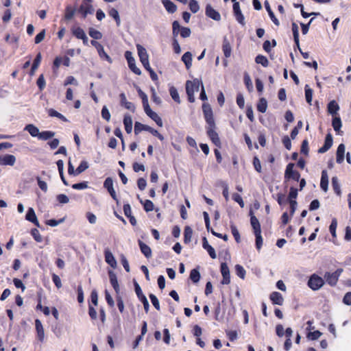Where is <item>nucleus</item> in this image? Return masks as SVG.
I'll return each mask as SVG.
<instances>
[{"instance_id": "nucleus-30", "label": "nucleus", "mask_w": 351, "mask_h": 351, "mask_svg": "<svg viewBox=\"0 0 351 351\" xmlns=\"http://www.w3.org/2000/svg\"><path fill=\"white\" fill-rule=\"evenodd\" d=\"M25 130H27L29 134L33 137H38L40 134L39 129L33 124H28L24 128Z\"/></svg>"}, {"instance_id": "nucleus-35", "label": "nucleus", "mask_w": 351, "mask_h": 351, "mask_svg": "<svg viewBox=\"0 0 351 351\" xmlns=\"http://www.w3.org/2000/svg\"><path fill=\"white\" fill-rule=\"evenodd\" d=\"M41 58H42L41 54H40V53H38L36 55V56L34 60V62L32 64V68L30 70L31 75H33L34 74L35 71H36V69H38V67L41 62Z\"/></svg>"}, {"instance_id": "nucleus-28", "label": "nucleus", "mask_w": 351, "mask_h": 351, "mask_svg": "<svg viewBox=\"0 0 351 351\" xmlns=\"http://www.w3.org/2000/svg\"><path fill=\"white\" fill-rule=\"evenodd\" d=\"M339 110V106L336 102V101L332 100L330 101L328 104V112L329 114L335 116L337 114V112Z\"/></svg>"}, {"instance_id": "nucleus-38", "label": "nucleus", "mask_w": 351, "mask_h": 351, "mask_svg": "<svg viewBox=\"0 0 351 351\" xmlns=\"http://www.w3.org/2000/svg\"><path fill=\"white\" fill-rule=\"evenodd\" d=\"M332 125L335 132H339L342 126L341 118L339 117H334L332 121Z\"/></svg>"}, {"instance_id": "nucleus-39", "label": "nucleus", "mask_w": 351, "mask_h": 351, "mask_svg": "<svg viewBox=\"0 0 351 351\" xmlns=\"http://www.w3.org/2000/svg\"><path fill=\"white\" fill-rule=\"evenodd\" d=\"M55 136V132L52 131H44L42 132H40V134L38 136V139L43 140V141H47L51 138H53Z\"/></svg>"}, {"instance_id": "nucleus-7", "label": "nucleus", "mask_w": 351, "mask_h": 351, "mask_svg": "<svg viewBox=\"0 0 351 351\" xmlns=\"http://www.w3.org/2000/svg\"><path fill=\"white\" fill-rule=\"evenodd\" d=\"M91 0H83L78 12L82 14L83 18H86L88 14H92L94 12V8L90 3Z\"/></svg>"}, {"instance_id": "nucleus-48", "label": "nucleus", "mask_w": 351, "mask_h": 351, "mask_svg": "<svg viewBox=\"0 0 351 351\" xmlns=\"http://www.w3.org/2000/svg\"><path fill=\"white\" fill-rule=\"evenodd\" d=\"M89 167L88 163L86 161H82L80 164V165L77 167V168L75 170V175H79L81 173L84 172L85 170H86Z\"/></svg>"}, {"instance_id": "nucleus-20", "label": "nucleus", "mask_w": 351, "mask_h": 351, "mask_svg": "<svg viewBox=\"0 0 351 351\" xmlns=\"http://www.w3.org/2000/svg\"><path fill=\"white\" fill-rule=\"evenodd\" d=\"M222 50L226 58H230L231 56L232 47L226 37L223 38Z\"/></svg>"}, {"instance_id": "nucleus-64", "label": "nucleus", "mask_w": 351, "mask_h": 351, "mask_svg": "<svg viewBox=\"0 0 351 351\" xmlns=\"http://www.w3.org/2000/svg\"><path fill=\"white\" fill-rule=\"evenodd\" d=\"M232 199L234 201L237 202L241 208L244 207V206H245L244 202H243L241 196L239 194L234 193L232 195Z\"/></svg>"}, {"instance_id": "nucleus-2", "label": "nucleus", "mask_w": 351, "mask_h": 351, "mask_svg": "<svg viewBox=\"0 0 351 351\" xmlns=\"http://www.w3.org/2000/svg\"><path fill=\"white\" fill-rule=\"evenodd\" d=\"M202 111L205 121L208 125L207 127H215L216 124L213 117V112L210 104L207 103L203 104Z\"/></svg>"}, {"instance_id": "nucleus-16", "label": "nucleus", "mask_w": 351, "mask_h": 351, "mask_svg": "<svg viewBox=\"0 0 351 351\" xmlns=\"http://www.w3.org/2000/svg\"><path fill=\"white\" fill-rule=\"evenodd\" d=\"M105 255V261L106 262L110 265L112 268H116L117 265V261L112 254V253L109 250V249H106L104 252Z\"/></svg>"}, {"instance_id": "nucleus-61", "label": "nucleus", "mask_w": 351, "mask_h": 351, "mask_svg": "<svg viewBox=\"0 0 351 351\" xmlns=\"http://www.w3.org/2000/svg\"><path fill=\"white\" fill-rule=\"evenodd\" d=\"M230 228H231L232 234L234 236L235 241L237 243H239L241 238H240V234H239L238 229L234 225H231Z\"/></svg>"}, {"instance_id": "nucleus-21", "label": "nucleus", "mask_w": 351, "mask_h": 351, "mask_svg": "<svg viewBox=\"0 0 351 351\" xmlns=\"http://www.w3.org/2000/svg\"><path fill=\"white\" fill-rule=\"evenodd\" d=\"M346 152V147L345 145L343 143H341L339 145L337 149V162L339 164H341L344 160V155Z\"/></svg>"}, {"instance_id": "nucleus-52", "label": "nucleus", "mask_w": 351, "mask_h": 351, "mask_svg": "<svg viewBox=\"0 0 351 351\" xmlns=\"http://www.w3.org/2000/svg\"><path fill=\"white\" fill-rule=\"evenodd\" d=\"M189 8L193 13H197L199 10L198 2L196 0H191L189 3Z\"/></svg>"}, {"instance_id": "nucleus-58", "label": "nucleus", "mask_w": 351, "mask_h": 351, "mask_svg": "<svg viewBox=\"0 0 351 351\" xmlns=\"http://www.w3.org/2000/svg\"><path fill=\"white\" fill-rule=\"evenodd\" d=\"M31 234L34 237L36 241L37 242H42L43 238L41 235L40 234L39 231L36 228H33L31 230Z\"/></svg>"}, {"instance_id": "nucleus-9", "label": "nucleus", "mask_w": 351, "mask_h": 351, "mask_svg": "<svg viewBox=\"0 0 351 351\" xmlns=\"http://www.w3.org/2000/svg\"><path fill=\"white\" fill-rule=\"evenodd\" d=\"M216 126L215 127H206V132L207 135L210 138L212 142L217 146L220 145V139L219 137L218 134L215 131Z\"/></svg>"}, {"instance_id": "nucleus-47", "label": "nucleus", "mask_w": 351, "mask_h": 351, "mask_svg": "<svg viewBox=\"0 0 351 351\" xmlns=\"http://www.w3.org/2000/svg\"><path fill=\"white\" fill-rule=\"evenodd\" d=\"M88 34L90 37L95 40H99L102 38V34L99 31L92 27L89 28Z\"/></svg>"}, {"instance_id": "nucleus-31", "label": "nucleus", "mask_w": 351, "mask_h": 351, "mask_svg": "<svg viewBox=\"0 0 351 351\" xmlns=\"http://www.w3.org/2000/svg\"><path fill=\"white\" fill-rule=\"evenodd\" d=\"M152 128L147 125H144L140 122L136 121L134 124V133L138 134L141 131L145 130L150 132Z\"/></svg>"}, {"instance_id": "nucleus-13", "label": "nucleus", "mask_w": 351, "mask_h": 351, "mask_svg": "<svg viewBox=\"0 0 351 351\" xmlns=\"http://www.w3.org/2000/svg\"><path fill=\"white\" fill-rule=\"evenodd\" d=\"M333 139L330 133H328L325 138L324 145L318 149L319 154H324L330 149L332 145Z\"/></svg>"}, {"instance_id": "nucleus-40", "label": "nucleus", "mask_w": 351, "mask_h": 351, "mask_svg": "<svg viewBox=\"0 0 351 351\" xmlns=\"http://www.w3.org/2000/svg\"><path fill=\"white\" fill-rule=\"evenodd\" d=\"M134 289L140 301L143 302L144 300H147L145 295L143 293L140 285L136 282H134Z\"/></svg>"}, {"instance_id": "nucleus-55", "label": "nucleus", "mask_w": 351, "mask_h": 351, "mask_svg": "<svg viewBox=\"0 0 351 351\" xmlns=\"http://www.w3.org/2000/svg\"><path fill=\"white\" fill-rule=\"evenodd\" d=\"M256 237V246L258 250H259L263 245V238L261 236V232L254 233Z\"/></svg>"}, {"instance_id": "nucleus-63", "label": "nucleus", "mask_w": 351, "mask_h": 351, "mask_svg": "<svg viewBox=\"0 0 351 351\" xmlns=\"http://www.w3.org/2000/svg\"><path fill=\"white\" fill-rule=\"evenodd\" d=\"M298 196V189L294 187L290 188V191L288 196V200L289 202L291 200H295V199Z\"/></svg>"}, {"instance_id": "nucleus-41", "label": "nucleus", "mask_w": 351, "mask_h": 351, "mask_svg": "<svg viewBox=\"0 0 351 351\" xmlns=\"http://www.w3.org/2000/svg\"><path fill=\"white\" fill-rule=\"evenodd\" d=\"M109 15L115 20L117 25L119 26L121 24V19L117 10L115 8L110 9L109 11Z\"/></svg>"}, {"instance_id": "nucleus-6", "label": "nucleus", "mask_w": 351, "mask_h": 351, "mask_svg": "<svg viewBox=\"0 0 351 351\" xmlns=\"http://www.w3.org/2000/svg\"><path fill=\"white\" fill-rule=\"evenodd\" d=\"M125 58L128 61V66L130 70L135 74L140 75L141 74V71L136 66L135 59L132 56V53L130 51H125Z\"/></svg>"}, {"instance_id": "nucleus-10", "label": "nucleus", "mask_w": 351, "mask_h": 351, "mask_svg": "<svg viewBox=\"0 0 351 351\" xmlns=\"http://www.w3.org/2000/svg\"><path fill=\"white\" fill-rule=\"evenodd\" d=\"M221 272L223 276V280L221 281V284L223 285H228L230 282V270L226 263H222L221 264Z\"/></svg>"}, {"instance_id": "nucleus-25", "label": "nucleus", "mask_w": 351, "mask_h": 351, "mask_svg": "<svg viewBox=\"0 0 351 351\" xmlns=\"http://www.w3.org/2000/svg\"><path fill=\"white\" fill-rule=\"evenodd\" d=\"M250 214L251 216L250 223H251V225L254 230V233L261 232V225H260L258 219L254 215H253L252 210H250Z\"/></svg>"}, {"instance_id": "nucleus-4", "label": "nucleus", "mask_w": 351, "mask_h": 351, "mask_svg": "<svg viewBox=\"0 0 351 351\" xmlns=\"http://www.w3.org/2000/svg\"><path fill=\"white\" fill-rule=\"evenodd\" d=\"M324 285L323 278L315 274L311 276L308 281V286L313 291L319 290Z\"/></svg>"}, {"instance_id": "nucleus-50", "label": "nucleus", "mask_w": 351, "mask_h": 351, "mask_svg": "<svg viewBox=\"0 0 351 351\" xmlns=\"http://www.w3.org/2000/svg\"><path fill=\"white\" fill-rule=\"evenodd\" d=\"M75 13V9L72 8L71 6H70V5H68L66 8L64 19L67 21L71 20L73 17Z\"/></svg>"}, {"instance_id": "nucleus-27", "label": "nucleus", "mask_w": 351, "mask_h": 351, "mask_svg": "<svg viewBox=\"0 0 351 351\" xmlns=\"http://www.w3.org/2000/svg\"><path fill=\"white\" fill-rule=\"evenodd\" d=\"M123 124L126 132L130 134L132 131V119L130 114H125L124 116Z\"/></svg>"}, {"instance_id": "nucleus-26", "label": "nucleus", "mask_w": 351, "mask_h": 351, "mask_svg": "<svg viewBox=\"0 0 351 351\" xmlns=\"http://www.w3.org/2000/svg\"><path fill=\"white\" fill-rule=\"evenodd\" d=\"M138 245L141 252L145 255V256L147 258H150L152 256V250L150 247L141 240H138Z\"/></svg>"}, {"instance_id": "nucleus-17", "label": "nucleus", "mask_w": 351, "mask_h": 351, "mask_svg": "<svg viewBox=\"0 0 351 351\" xmlns=\"http://www.w3.org/2000/svg\"><path fill=\"white\" fill-rule=\"evenodd\" d=\"M16 158L14 155L6 154L0 156V165H14Z\"/></svg>"}, {"instance_id": "nucleus-46", "label": "nucleus", "mask_w": 351, "mask_h": 351, "mask_svg": "<svg viewBox=\"0 0 351 351\" xmlns=\"http://www.w3.org/2000/svg\"><path fill=\"white\" fill-rule=\"evenodd\" d=\"M305 97L306 102L311 105L312 99H313V90L309 88L308 85L305 86Z\"/></svg>"}, {"instance_id": "nucleus-44", "label": "nucleus", "mask_w": 351, "mask_h": 351, "mask_svg": "<svg viewBox=\"0 0 351 351\" xmlns=\"http://www.w3.org/2000/svg\"><path fill=\"white\" fill-rule=\"evenodd\" d=\"M169 93L172 99L177 103H180V99L177 89L174 86L169 88Z\"/></svg>"}, {"instance_id": "nucleus-15", "label": "nucleus", "mask_w": 351, "mask_h": 351, "mask_svg": "<svg viewBox=\"0 0 351 351\" xmlns=\"http://www.w3.org/2000/svg\"><path fill=\"white\" fill-rule=\"evenodd\" d=\"M136 49L140 61L141 62L142 64L147 63V62L149 61V56L145 48L138 44L136 45Z\"/></svg>"}, {"instance_id": "nucleus-36", "label": "nucleus", "mask_w": 351, "mask_h": 351, "mask_svg": "<svg viewBox=\"0 0 351 351\" xmlns=\"http://www.w3.org/2000/svg\"><path fill=\"white\" fill-rule=\"evenodd\" d=\"M332 186L333 190L335 191L336 194L337 195L340 196L341 194V186H340V184L339 182V180H338L337 177L334 176L332 178Z\"/></svg>"}, {"instance_id": "nucleus-29", "label": "nucleus", "mask_w": 351, "mask_h": 351, "mask_svg": "<svg viewBox=\"0 0 351 351\" xmlns=\"http://www.w3.org/2000/svg\"><path fill=\"white\" fill-rule=\"evenodd\" d=\"M162 3L169 13H174L177 10L176 5L170 0H162Z\"/></svg>"}, {"instance_id": "nucleus-32", "label": "nucleus", "mask_w": 351, "mask_h": 351, "mask_svg": "<svg viewBox=\"0 0 351 351\" xmlns=\"http://www.w3.org/2000/svg\"><path fill=\"white\" fill-rule=\"evenodd\" d=\"M182 60L184 63L186 68L189 69L192 66V53L189 51L184 53L182 57Z\"/></svg>"}, {"instance_id": "nucleus-37", "label": "nucleus", "mask_w": 351, "mask_h": 351, "mask_svg": "<svg viewBox=\"0 0 351 351\" xmlns=\"http://www.w3.org/2000/svg\"><path fill=\"white\" fill-rule=\"evenodd\" d=\"M267 108V101L266 99H265L263 97L261 98L257 104V110L259 112L264 113L266 112Z\"/></svg>"}, {"instance_id": "nucleus-34", "label": "nucleus", "mask_w": 351, "mask_h": 351, "mask_svg": "<svg viewBox=\"0 0 351 351\" xmlns=\"http://www.w3.org/2000/svg\"><path fill=\"white\" fill-rule=\"evenodd\" d=\"M193 236V230L189 226H186L184 231V242L189 243L191 241Z\"/></svg>"}, {"instance_id": "nucleus-23", "label": "nucleus", "mask_w": 351, "mask_h": 351, "mask_svg": "<svg viewBox=\"0 0 351 351\" xmlns=\"http://www.w3.org/2000/svg\"><path fill=\"white\" fill-rule=\"evenodd\" d=\"M120 98H121V104L122 106H124V107L134 112L135 111V106L133 103L128 101L126 99V96L124 93L120 94Z\"/></svg>"}, {"instance_id": "nucleus-18", "label": "nucleus", "mask_w": 351, "mask_h": 351, "mask_svg": "<svg viewBox=\"0 0 351 351\" xmlns=\"http://www.w3.org/2000/svg\"><path fill=\"white\" fill-rule=\"evenodd\" d=\"M202 246L204 249H205L208 252V253L209 254L210 256L212 258L215 259L217 258V254L215 249L210 245H209L206 237H203L202 239Z\"/></svg>"}, {"instance_id": "nucleus-5", "label": "nucleus", "mask_w": 351, "mask_h": 351, "mask_svg": "<svg viewBox=\"0 0 351 351\" xmlns=\"http://www.w3.org/2000/svg\"><path fill=\"white\" fill-rule=\"evenodd\" d=\"M343 272V269H337L334 272H326L324 275L326 282L330 286H335L337 285L339 277Z\"/></svg>"}, {"instance_id": "nucleus-24", "label": "nucleus", "mask_w": 351, "mask_h": 351, "mask_svg": "<svg viewBox=\"0 0 351 351\" xmlns=\"http://www.w3.org/2000/svg\"><path fill=\"white\" fill-rule=\"evenodd\" d=\"M35 326H36V332H37L38 339L40 341H43L45 338L44 328H43L41 322L38 319H36V321H35Z\"/></svg>"}, {"instance_id": "nucleus-12", "label": "nucleus", "mask_w": 351, "mask_h": 351, "mask_svg": "<svg viewBox=\"0 0 351 351\" xmlns=\"http://www.w3.org/2000/svg\"><path fill=\"white\" fill-rule=\"evenodd\" d=\"M205 12L208 17L216 21H219L221 20V15L219 12L215 10L210 4L206 5Z\"/></svg>"}, {"instance_id": "nucleus-45", "label": "nucleus", "mask_w": 351, "mask_h": 351, "mask_svg": "<svg viewBox=\"0 0 351 351\" xmlns=\"http://www.w3.org/2000/svg\"><path fill=\"white\" fill-rule=\"evenodd\" d=\"M190 279L194 282L197 283L199 281L200 279V274L199 271L196 269H193L191 271L190 273Z\"/></svg>"}, {"instance_id": "nucleus-11", "label": "nucleus", "mask_w": 351, "mask_h": 351, "mask_svg": "<svg viewBox=\"0 0 351 351\" xmlns=\"http://www.w3.org/2000/svg\"><path fill=\"white\" fill-rule=\"evenodd\" d=\"M104 186L108 190L112 199L117 201V197L113 187V180L112 178L108 177L105 180Z\"/></svg>"}, {"instance_id": "nucleus-22", "label": "nucleus", "mask_w": 351, "mask_h": 351, "mask_svg": "<svg viewBox=\"0 0 351 351\" xmlns=\"http://www.w3.org/2000/svg\"><path fill=\"white\" fill-rule=\"evenodd\" d=\"M108 275H109V278H110V284L113 287L114 291L117 293H119V283H118V280H117V278L116 274L113 271L109 270L108 271Z\"/></svg>"}, {"instance_id": "nucleus-60", "label": "nucleus", "mask_w": 351, "mask_h": 351, "mask_svg": "<svg viewBox=\"0 0 351 351\" xmlns=\"http://www.w3.org/2000/svg\"><path fill=\"white\" fill-rule=\"evenodd\" d=\"M37 86L40 90H43L46 85L45 80L43 75H40L36 82Z\"/></svg>"}, {"instance_id": "nucleus-56", "label": "nucleus", "mask_w": 351, "mask_h": 351, "mask_svg": "<svg viewBox=\"0 0 351 351\" xmlns=\"http://www.w3.org/2000/svg\"><path fill=\"white\" fill-rule=\"evenodd\" d=\"M235 270L237 276H239L241 278L244 279L245 276V270L244 269V268L240 265H237L235 266Z\"/></svg>"}, {"instance_id": "nucleus-3", "label": "nucleus", "mask_w": 351, "mask_h": 351, "mask_svg": "<svg viewBox=\"0 0 351 351\" xmlns=\"http://www.w3.org/2000/svg\"><path fill=\"white\" fill-rule=\"evenodd\" d=\"M173 27V35L174 37L178 36L179 32L180 33V36L184 38H188L191 36V31L189 27H181L178 21H175L172 24Z\"/></svg>"}, {"instance_id": "nucleus-43", "label": "nucleus", "mask_w": 351, "mask_h": 351, "mask_svg": "<svg viewBox=\"0 0 351 351\" xmlns=\"http://www.w3.org/2000/svg\"><path fill=\"white\" fill-rule=\"evenodd\" d=\"M97 52L101 58H104L109 63H112V58L105 52L104 47L101 45L97 49Z\"/></svg>"}, {"instance_id": "nucleus-53", "label": "nucleus", "mask_w": 351, "mask_h": 351, "mask_svg": "<svg viewBox=\"0 0 351 351\" xmlns=\"http://www.w3.org/2000/svg\"><path fill=\"white\" fill-rule=\"evenodd\" d=\"M337 227V220L334 218L329 227V230L333 237H336V229Z\"/></svg>"}, {"instance_id": "nucleus-19", "label": "nucleus", "mask_w": 351, "mask_h": 351, "mask_svg": "<svg viewBox=\"0 0 351 351\" xmlns=\"http://www.w3.org/2000/svg\"><path fill=\"white\" fill-rule=\"evenodd\" d=\"M270 300L272 301L274 304L282 305L284 302V298L281 293L277 291L272 292L270 294Z\"/></svg>"}, {"instance_id": "nucleus-14", "label": "nucleus", "mask_w": 351, "mask_h": 351, "mask_svg": "<svg viewBox=\"0 0 351 351\" xmlns=\"http://www.w3.org/2000/svg\"><path fill=\"white\" fill-rule=\"evenodd\" d=\"M25 219L34 223L36 226L40 228V223L38 220L37 216L34 210L32 208H29L25 215Z\"/></svg>"}, {"instance_id": "nucleus-42", "label": "nucleus", "mask_w": 351, "mask_h": 351, "mask_svg": "<svg viewBox=\"0 0 351 351\" xmlns=\"http://www.w3.org/2000/svg\"><path fill=\"white\" fill-rule=\"evenodd\" d=\"M255 62L257 64H261L264 67H267L269 65V61L267 58L263 55H258L255 58Z\"/></svg>"}, {"instance_id": "nucleus-62", "label": "nucleus", "mask_w": 351, "mask_h": 351, "mask_svg": "<svg viewBox=\"0 0 351 351\" xmlns=\"http://www.w3.org/2000/svg\"><path fill=\"white\" fill-rule=\"evenodd\" d=\"M73 34L76 38L79 39H81L84 35H86L84 31L79 27L73 29Z\"/></svg>"}, {"instance_id": "nucleus-8", "label": "nucleus", "mask_w": 351, "mask_h": 351, "mask_svg": "<svg viewBox=\"0 0 351 351\" xmlns=\"http://www.w3.org/2000/svg\"><path fill=\"white\" fill-rule=\"evenodd\" d=\"M294 164L289 163L287 165L285 173V178L286 180L293 179L298 181L300 178V174L298 171L293 170Z\"/></svg>"}, {"instance_id": "nucleus-59", "label": "nucleus", "mask_w": 351, "mask_h": 351, "mask_svg": "<svg viewBox=\"0 0 351 351\" xmlns=\"http://www.w3.org/2000/svg\"><path fill=\"white\" fill-rule=\"evenodd\" d=\"M45 34H46V31L44 29L36 36L35 39H34V43L36 44L40 43L44 40V38L45 37Z\"/></svg>"}, {"instance_id": "nucleus-57", "label": "nucleus", "mask_w": 351, "mask_h": 351, "mask_svg": "<svg viewBox=\"0 0 351 351\" xmlns=\"http://www.w3.org/2000/svg\"><path fill=\"white\" fill-rule=\"evenodd\" d=\"M101 114L104 119L106 120L107 121L110 120V113L106 106H103Z\"/></svg>"}, {"instance_id": "nucleus-51", "label": "nucleus", "mask_w": 351, "mask_h": 351, "mask_svg": "<svg viewBox=\"0 0 351 351\" xmlns=\"http://www.w3.org/2000/svg\"><path fill=\"white\" fill-rule=\"evenodd\" d=\"M140 202L143 204L144 209L146 212H150L154 210V205L151 200L147 199L143 202V200L141 199Z\"/></svg>"}, {"instance_id": "nucleus-33", "label": "nucleus", "mask_w": 351, "mask_h": 351, "mask_svg": "<svg viewBox=\"0 0 351 351\" xmlns=\"http://www.w3.org/2000/svg\"><path fill=\"white\" fill-rule=\"evenodd\" d=\"M265 8H266L267 11L268 12V14H269V16L271 20L273 21V23L276 25L279 26L280 22L277 19V18L276 17L274 13L272 12V10H271V9L270 8V5H269V3L267 1H265Z\"/></svg>"}, {"instance_id": "nucleus-54", "label": "nucleus", "mask_w": 351, "mask_h": 351, "mask_svg": "<svg viewBox=\"0 0 351 351\" xmlns=\"http://www.w3.org/2000/svg\"><path fill=\"white\" fill-rule=\"evenodd\" d=\"M322 335V332L319 330H315L313 332H309L307 334V338L310 340H316L318 339Z\"/></svg>"}, {"instance_id": "nucleus-1", "label": "nucleus", "mask_w": 351, "mask_h": 351, "mask_svg": "<svg viewBox=\"0 0 351 351\" xmlns=\"http://www.w3.org/2000/svg\"><path fill=\"white\" fill-rule=\"evenodd\" d=\"M202 81L198 79H194L193 80H188L186 82V91L188 96V99L189 102L193 103L195 102V93L198 92L199 90V86H202Z\"/></svg>"}, {"instance_id": "nucleus-49", "label": "nucleus", "mask_w": 351, "mask_h": 351, "mask_svg": "<svg viewBox=\"0 0 351 351\" xmlns=\"http://www.w3.org/2000/svg\"><path fill=\"white\" fill-rule=\"evenodd\" d=\"M292 32L293 35V39L295 45H298V38H299V27L295 23H292Z\"/></svg>"}]
</instances>
